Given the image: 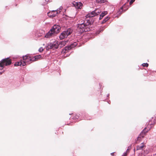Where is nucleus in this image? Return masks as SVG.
Masks as SVG:
<instances>
[{
  "mask_svg": "<svg viewBox=\"0 0 156 156\" xmlns=\"http://www.w3.org/2000/svg\"><path fill=\"white\" fill-rule=\"evenodd\" d=\"M41 57V55H37L34 57H31L29 55H27L23 57V59L25 64L27 63L30 64L32 62L38 60Z\"/></svg>",
  "mask_w": 156,
  "mask_h": 156,
  "instance_id": "7ed1b4c3",
  "label": "nucleus"
},
{
  "mask_svg": "<svg viewBox=\"0 0 156 156\" xmlns=\"http://www.w3.org/2000/svg\"><path fill=\"white\" fill-rule=\"evenodd\" d=\"M144 134L145 133L144 132V130H143L137 137V140H140L141 138H143L144 137Z\"/></svg>",
  "mask_w": 156,
  "mask_h": 156,
  "instance_id": "2eb2a0df",
  "label": "nucleus"
},
{
  "mask_svg": "<svg viewBox=\"0 0 156 156\" xmlns=\"http://www.w3.org/2000/svg\"><path fill=\"white\" fill-rule=\"evenodd\" d=\"M135 0H131L129 2L130 5H131L135 1Z\"/></svg>",
  "mask_w": 156,
  "mask_h": 156,
  "instance_id": "b1692460",
  "label": "nucleus"
},
{
  "mask_svg": "<svg viewBox=\"0 0 156 156\" xmlns=\"http://www.w3.org/2000/svg\"><path fill=\"white\" fill-rule=\"evenodd\" d=\"M114 153H111V155L113 156L114 155Z\"/></svg>",
  "mask_w": 156,
  "mask_h": 156,
  "instance_id": "bb28decb",
  "label": "nucleus"
},
{
  "mask_svg": "<svg viewBox=\"0 0 156 156\" xmlns=\"http://www.w3.org/2000/svg\"><path fill=\"white\" fill-rule=\"evenodd\" d=\"M73 5L76 8L78 9L81 8L82 5V4L81 2H75L73 3Z\"/></svg>",
  "mask_w": 156,
  "mask_h": 156,
  "instance_id": "9b49d317",
  "label": "nucleus"
},
{
  "mask_svg": "<svg viewBox=\"0 0 156 156\" xmlns=\"http://www.w3.org/2000/svg\"><path fill=\"white\" fill-rule=\"evenodd\" d=\"M97 2L98 3H104L106 0H96Z\"/></svg>",
  "mask_w": 156,
  "mask_h": 156,
  "instance_id": "aec40b11",
  "label": "nucleus"
},
{
  "mask_svg": "<svg viewBox=\"0 0 156 156\" xmlns=\"http://www.w3.org/2000/svg\"><path fill=\"white\" fill-rule=\"evenodd\" d=\"M61 29V27L58 25H54L50 30L47 33L45 37L49 38L59 33Z\"/></svg>",
  "mask_w": 156,
  "mask_h": 156,
  "instance_id": "f03ea898",
  "label": "nucleus"
},
{
  "mask_svg": "<svg viewBox=\"0 0 156 156\" xmlns=\"http://www.w3.org/2000/svg\"><path fill=\"white\" fill-rule=\"evenodd\" d=\"M52 48L51 44H48L46 47V49L47 50H49V49H51Z\"/></svg>",
  "mask_w": 156,
  "mask_h": 156,
  "instance_id": "6ab92c4d",
  "label": "nucleus"
},
{
  "mask_svg": "<svg viewBox=\"0 0 156 156\" xmlns=\"http://www.w3.org/2000/svg\"><path fill=\"white\" fill-rule=\"evenodd\" d=\"M79 115L77 114H76L75 115V116H74L73 118V119H78L79 118Z\"/></svg>",
  "mask_w": 156,
  "mask_h": 156,
  "instance_id": "4be33fe9",
  "label": "nucleus"
},
{
  "mask_svg": "<svg viewBox=\"0 0 156 156\" xmlns=\"http://www.w3.org/2000/svg\"><path fill=\"white\" fill-rule=\"evenodd\" d=\"M0 74H1V73L0 72Z\"/></svg>",
  "mask_w": 156,
  "mask_h": 156,
  "instance_id": "c85d7f7f",
  "label": "nucleus"
},
{
  "mask_svg": "<svg viewBox=\"0 0 156 156\" xmlns=\"http://www.w3.org/2000/svg\"><path fill=\"white\" fill-rule=\"evenodd\" d=\"M107 14V12H102L100 15L102 16V17H103L105 15Z\"/></svg>",
  "mask_w": 156,
  "mask_h": 156,
  "instance_id": "412c9836",
  "label": "nucleus"
},
{
  "mask_svg": "<svg viewBox=\"0 0 156 156\" xmlns=\"http://www.w3.org/2000/svg\"><path fill=\"white\" fill-rule=\"evenodd\" d=\"M11 63V60L9 58L2 59L0 63V66L3 67L4 66H7Z\"/></svg>",
  "mask_w": 156,
  "mask_h": 156,
  "instance_id": "423d86ee",
  "label": "nucleus"
},
{
  "mask_svg": "<svg viewBox=\"0 0 156 156\" xmlns=\"http://www.w3.org/2000/svg\"><path fill=\"white\" fill-rule=\"evenodd\" d=\"M67 42V41H62L60 42V43L59 44V47L61 48L63 47V46H65L66 44V42Z\"/></svg>",
  "mask_w": 156,
  "mask_h": 156,
  "instance_id": "dca6fc26",
  "label": "nucleus"
},
{
  "mask_svg": "<svg viewBox=\"0 0 156 156\" xmlns=\"http://www.w3.org/2000/svg\"><path fill=\"white\" fill-rule=\"evenodd\" d=\"M129 0H128L127 1V2L125 3H126V4L125 5V6H124V7H125V8L124 9H123L124 12H125L129 8L128 6L126 5L128 3V2H129Z\"/></svg>",
  "mask_w": 156,
  "mask_h": 156,
  "instance_id": "f3484780",
  "label": "nucleus"
},
{
  "mask_svg": "<svg viewBox=\"0 0 156 156\" xmlns=\"http://www.w3.org/2000/svg\"><path fill=\"white\" fill-rule=\"evenodd\" d=\"M136 144L138 143V141H136Z\"/></svg>",
  "mask_w": 156,
  "mask_h": 156,
  "instance_id": "cd10ccee",
  "label": "nucleus"
},
{
  "mask_svg": "<svg viewBox=\"0 0 156 156\" xmlns=\"http://www.w3.org/2000/svg\"><path fill=\"white\" fill-rule=\"evenodd\" d=\"M102 18H103V17H102V16L100 15V17H99V20H100L101 19H102Z\"/></svg>",
  "mask_w": 156,
  "mask_h": 156,
  "instance_id": "a878e982",
  "label": "nucleus"
},
{
  "mask_svg": "<svg viewBox=\"0 0 156 156\" xmlns=\"http://www.w3.org/2000/svg\"><path fill=\"white\" fill-rule=\"evenodd\" d=\"M72 33V30L70 29H68L67 30L64 31L61 34L59 38L61 40L67 37L69 35H70Z\"/></svg>",
  "mask_w": 156,
  "mask_h": 156,
  "instance_id": "20e7f679",
  "label": "nucleus"
},
{
  "mask_svg": "<svg viewBox=\"0 0 156 156\" xmlns=\"http://www.w3.org/2000/svg\"><path fill=\"white\" fill-rule=\"evenodd\" d=\"M101 12V10L99 9H96L94 11L89 13L86 16L87 18L94 17L98 15Z\"/></svg>",
  "mask_w": 156,
  "mask_h": 156,
  "instance_id": "39448f33",
  "label": "nucleus"
},
{
  "mask_svg": "<svg viewBox=\"0 0 156 156\" xmlns=\"http://www.w3.org/2000/svg\"><path fill=\"white\" fill-rule=\"evenodd\" d=\"M109 19V17H107L105 18L103 20L101 23L102 24H103L106 22Z\"/></svg>",
  "mask_w": 156,
  "mask_h": 156,
  "instance_id": "a211bd4d",
  "label": "nucleus"
},
{
  "mask_svg": "<svg viewBox=\"0 0 156 156\" xmlns=\"http://www.w3.org/2000/svg\"><path fill=\"white\" fill-rule=\"evenodd\" d=\"M90 22L89 20H86L84 18H81L78 21L79 23L77 25H79L82 24L86 23H87L88 22Z\"/></svg>",
  "mask_w": 156,
  "mask_h": 156,
  "instance_id": "1a4fd4ad",
  "label": "nucleus"
},
{
  "mask_svg": "<svg viewBox=\"0 0 156 156\" xmlns=\"http://www.w3.org/2000/svg\"><path fill=\"white\" fill-rule=\"evenodd\" d=\"M62 9L61 7L59 8V10H53L48 13V16L53 17L56 16L58 13H59Z\"/></svg>",
  "mask_w": 156,
  "mask_h": 156,
  "instance_id": "6e6552de",
  "label": "nucleus"
},
{
  "mask_svg": "<svg viewBox=\"0 0 156 156\" xmlns=\"http://www.w3.org/2000/svg\"><path fill=\"white\" fill-rule=\"evenodd\" d=\"M145 147V145L144 143H142L140 145H138L136 147V151L139 150H143V149Z\"/></svg>",
  "mask_w": 156,
  "mask_h": 156,
  "instance_id": "9d476101",
  "label": "nucleus"
},
{
  "mask_svg": "<svg viewBox=\"0 0 156 156\" xmlns=\"http://www.w3.org/2000/svg\"><path fill=\"white\" fill-rule=\"evenodd\" d=\"M143 67H147L148 66V64L147 63H144L142 64Z\"/></svg>",
  "mask_w": 156,
  "mask_h": 156,
  "instance_id": "5701e85b",
  "label": "nucleus"
},
{
  "mask_svg": "<svg viewBox=\"0 0 156 156\" xmlns=\"http://www.w3.org/2000/svg\"><path fill=\"white\" fill-rule=\"evenodd\" d=\"M14 66H23L26 65L25 62L23 61H21L17 62H16L14 65Z\"/></svg>",
  "mask_w": 156,
  "mask_h": 156,
  "instance_id": "ddd939ff",
  "label": "nucleus"
},
{
  "mask_svg": "<svg viewBox=\"0 0 156 156\" xmlns=\"http://www.w3.org/2000/svg\"><path fill=\"white\" fill-rule=\"evenodd\" d=\"M52 46V48L54 49H57L59 47V44L57 42V41L55 42L53 44H51Z\"/></svg>",
  "mask_w": 156,
  "mask_h": 156,
  "instance_id": "4468645a",
  "label": "nucleus"
},
{
  "mask_svg": "<svg viewBox=\"0 0 156 156\" xmlns=\"http://www.w3.org/2000/svg\"><path fill=\"white\" fill-rule=\"evenodd\" d=\"M91 25V22H88L87 23L77 25V30L80 34L82 33L84 31H88L90 30V26Z\"/></svg>",
  "mask_w": 156,
  "mask_h": 156,
  "instance_id": "f257e3e1",
  "label": "nucleus"
},
{
  "mask_svg": "<svg viewBox=\"0 0 156 156\" xmlns=\"http://www.w3.org/2000/svg\"><path fill=\"white\" fill-rule=\"evenodd\" d=\"M126 4V3H125L122 5V6L120 8V9L119 10V11L117 12V14L118 15H120L123 12H124L123 9L125 8V7H124V6H125Z\"/></svg>",
  "mask_w": 156,
  "mask_h": 156,
  "instance_id": "f8f14e48",
  "label": "nucleus"
},
{
  "mask_svg": "<svg viewBox=\"0 0 156 156\" xmlns=\"http://www.w3.org/2000/svg\"><path fill=\"white\" fill-rule=\"evenodd\" d=\"M155 155H156V153L155 154Z\"/></svg>",
  "mask_w": 156,
  "mask_h": 156,
  "instance_id": "c756f323",
  "label": "nucleus"
},
{
  "mask_svg": "<svg viewBox=\"0 0 156 156\" xmlns=\"http://www.w3.org/2000/svg\"><path fill=\"white\" fill-rule=\"evenodd\" d=\"M77 44L76 42H75L73 44H71L70 45L65 47L62 50V53L63 54L66 53L72 48L75 47Z\"/></svg>",
  "mask_w": 156,
  "mask_h": 156,
  "instance_id": "0eeeda50",
  "label": "nucleus"
},
{
  "mask_svg": "<svg viewBox=\"0 0 156 156\" xmlns=\"http://www.w3.org/2000/svg\"><path fill=\"white\" fill-rule=\"evenodd\" d=\"M43 51V49L42 48H41L39 49V51L40 52H41Z\"/></svg>",
  "mask_w": 156,
  "mask_h": 156,
  "instance_id": "393cba45",
  "label": "nucleus"
}]
</instances>
